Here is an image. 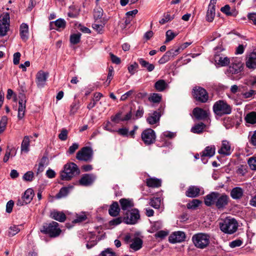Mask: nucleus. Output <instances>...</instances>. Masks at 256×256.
Listing matches in <instances>:
<instances>
[{"label": "nucleus", "instance_id": "6ab92c4d", "mask_svg": "<svg viewBox=\"0 0 256 256\" xmlns=\"http://www.w3.org/2000/svg\"><path fill=\"white\" fill-rule=\"evenodd\" d=\"M48 74L43 71L38 72L36 75V84L38 88L43 87L46 82Z\"/></svg>", "mask_w": 256, "mask_h": 256}, {"label": "nucleus", "instance_id": "79ce46f5", "mask_svg": "<svg viewBox=\"0 0 256 256\" xmlns=\"http://www.w3.org/2000/svg\"><path fill=\"white\" fill-rule=\"evenodd\" d=\"M20 231V228L18 226L12 225L8 230V236L10 237L13 236L17 234Z\"/></svg>", "mask_w": 256, "mask_h": 256}, {"label": "nucleus", "instance_id": "864d4df0", "mask_svg": "<svg viewBox=\"0 0 256 256\" xmlns=\"http://www.w3.org/2000/svg\"><path fill=\"white\" fill-rule=\"evenodd\" d=\"M174 18V15L170 16V14L167 13L164 15L163 18L159 21V22L162 24H164L168 22L173 20Z\"/></svg>", "mask_w": 256, "mask_h": 256}, {"label": "nucleus", "instance_id": "4be33fe9", "mask_svg": "<svg viewBox=\"0 0 256 256\" xmlns=\"http://www.w3.org/2000/svg\"><path fill=\"white\" fill-rule=\"evenodd\" d=\"M246 66L250 68H256V52H252L246 61Z\"/></svg>", "mask_w": 256, "mask_h": 256}, {"label": "nucleus", "instance_id": "f257e3e1", "mask_svg": "<svg viewBox=\"0 0 256 256\" xmlns=\"http://www.w3.org/2000/svg\"><path fill=\"white\" fill-rule=\"evenodd\" d=\"M230 198L226 194L212 192L204 197V204L208 206L214 204L219 210L223 209L228 204Z\"/></svg>", "mask_w": 256, "mask_h": 256}, {"label": "nucleus", "instance_id": "a211bd4d", "mask_svg": "<svg viewBox=\"0 0 256 256\" xmlns=\"http://www.w3.org/2000/svg\"><path fill=\"white\" fill-rule=\"evenodd\" d=\"M96 179V176L92 174H84L79 180V183L83 186H88L92 184Z\"/></svg>", "mask_w": 256, "mask_h": 256}, {"label": "nucleus", "instance_id": "393cba45", "mask_svg": "<svg viewBox=\"0 0 256 256\" xmlns=\"http://www.w3.org/2000/svg\"><path fill=\"white\" fill-rule=\"evenodd\" d=\"M215 5L209 4L206 15V20L208 22L213 21L215 16Z\"/></svg>", "mask_w": 256, "mask_h": 256}, {"label": "nucleus", "instance_id": "774afa93", "mask_svg": "<svg viewBox=\"0 0 256 256\" xmlns=\"http://www.w3.org/2000/svg\"><path fill=\"white\" fill-rule=\"evenodd\" d=\"M117 132L119 134L124 136H128V129L126 128H119Z\"/></svg>", "mask_w": 256, "mask_h": 256}, {"label": "nucleus", "instance_id": "9d476101", "mask_svg": "<svg viewBox=\"0 0 256 256\" xmlns=\"http://www.w3.org/2000/svg\"><path fill=\"white\" fill-rule=\"evenodd\" d=\"M141 137L146 144L150 145L154 142L156 136L154 130L151 128H148L142 132Z\"/></svg>", "mask_w": 256, "mask_h": 256}, {"label": "nucleus", "instance_id": "ea45409f", "mask_svg": "<svg viewBox=\"0 0 256 256\" xmlns=\"http://www.w3.org/2000/svg\"><path fill=\"white\" fill-rule=\"evenodd\" d=\"M167 84L163 80H158L154 84V88L158 92H162L164 90Z\"/></svg>", "mask_w": 256, "mask_h": 256}, {"label": "nucleus", "instance_id": "412c9836", "mask_svg": "<svg viewBox=\"0 0 256 256\" xmlns=\"http://www.w3.org/2000/svg\"><path fill=\"white\" fill-rule=\"evenodd\" d=\"M31 136H24V139L21 144V152L27 153L30 150V138H32Z\"/></svg>", "mask_w": 256, "mask_h": 256}, {"label": "nucleus", "instance_id": "2eb2a0df", "mask_svg": "<svg viewBox=\"0 0 256 256\" xmlns=\"http://www.w3.org/2000/svg\"><path fill=\"white\" fill-rule=\"evenodd\" d=\"M186 234L182 231L175 232L172 233L168 238L170 242L175 244L180 242L184 240Z\"/></svg>", "mask_w": 256, "mask_h": 256}, {"label": "nucleus", "instance_id": "2f4dec72", "mask_svg": "<svg viewBox=\"0 0 256 256\" xmlns=\"http://www.w3.org/2000/svg\"><path fill=\"white\" fill-rule=\"evenodd\" d=\"M220 10L227 16H236L238 14L235 9L230 10V6L228 4L221 8Z\"/></svg>", "mask_w": 256, "mask_h": 256}, {"label": "nucleus", "instance_id": "e2e57ef3", "mask_svg": "<svg viewBox=\"0 0 256 256\" xmlns=\"http://www.w3.org/2000/svg\"><path fill=\"white\" fill-rule=\"evenodd\" d=\"M34 178V173L32 171H28L26 172L23 176V178L24 180L31 182Z\"/></svg>", "mask_w": 256, "mask_h": 256}, {"label": "nucleus", "instance_id": "20e7f679", "mask_svg": "<svg viewBox=\"0 0 256 256\" xmlns=\"http://www.w3.org/2000/svg\"><path fill=\"white\" fill-rule=\"evenodd\" d=\"M238 227V224L234 218H227L220 224V230L226 234H234L236 231Z\"/></svg>", "mask_w": 256, "mask_h": 256}, {"label": "nucleus", "instance_id": "aec40b11", "mask_svg": "<svg viewBox=\"0 0 256 256\" xmlns=\"http://www.w3.org/2000/svg\"><path fill=\"white\" fill-rule=\"evenodd\" d=\"M200 193V188L194 186H191L188 187L186 192V195L189 198H196L198 196Z\"/></svg>", "mask_w": 256, "mask_h": 256}, {"label": "nucleus", "instance_id": "09e8293b", "mask_svg": "<svg viewBox=\"0 0 256 256\" xmlns=\"http://www.w3.org/2000/svg\"><path fill=\"white\" fill-rule=\"evenodd\" d=\"M16 154V151L14 148H12L10 149L8 148L5 156L4 158V162H6L8 160L10 156H14Z\"/></svg>", "mask_w": 256, "mask_h": 256}, {"label": "nucleus", "instance_id": "0eeeda50", "mask_svg": "<svg viewBox=\"0 0 256 256\" xmlns=\"http://www.w3.org/2000/svg\"><path fill=\"white\" fill-rule=\"evenodd\" d=\"M192 96L196 101L202 103L206 102L208 99V94L206 90L200 86L194 88Z\"/></svg>", "mask_w": 256, "mask_h": 256}, {"label": "nucleus", "instance_id": "338daca9", "mask_svg": "<svg viewBox=\"0 0 256 256\" xmlns=\"http://www.w3.org/2000/svg\"><path fill=\"white\" fill-rule=\"evenodd\" d=\"M101 256H115V252L111 248H107L100 254Z\"/></svg>", "mask_w": 256, "mask_h": 256}, {"label": "nucleus", "instance_id": "8fccbe9b", "mask_svg": "<svg viewBox=\"0 0 256 256\" xmlns=\"http://www.w3.org/2000/svg\"><path fill=\"white\" fill-rule=\"evenodd\" d=\"M81 34L80 33L74 34L70 36V42L73 44H78L80 42Z\"/></svg>", "mask_w": 256, "mask_h": 256}, {"label": "nucleus", "instance_id": "c85d7f7f", "mask_svg": "<svg viewBox=\"0 0 256 256\" xmlns=\"http://www.w3.org/2000/svg\"><path fill=\"white\" fill-rule=\"evenodd\" d=\"M20 34L22 40L26 41L28 37V26L26 24L22 23L20 26Z\"/></svg>", "mask_w": 256, "mask_h": 256}, {"label": "nucleus", "instance_id": "58836bf2", "mask_svg": "<svg viewBox=\"0 0 256 256\" xmlns=\"http://www.w3.org/2000/svg\"><path fill=\"white\" fill-rule=\"evenodd\" d=\"M138 62L141 66L147 69L148 72L152 71L154 68V66L153 64H150L147 61L144 60L143 58L138 59Z\"/></svg>", "mask_w": 256, "mask_h": 256}, {"label": "nucleus", "instance_id": "f03ea898", "mask_svg": "<svg viewBox=\"0 0 256 256\" xmlns=\"http://www.w3.org/2000/svg\"><path fill=\"white\" fill-rule=\"evenodd\" d=\"M80 173L77 165L74 162H70L64 166V170L60 172V178L63 180H69Z\"/></svg>", "mask_w": 256, "mask_h": 256}, {"label": "nucleus", "instance_id": "7c9ffc66", "mask_svg": "<svg viewBox=\"0 0 256 256\" xmlns=\"http://www.w3.org/2000/svg\"><path fill=\"white\" fill-rule=\"evenodd\" d=\"M120 208L117 202H114L108 210L109 214L112 216H116L118 215Z\"/></svg>", "mask_w": 256, "mask_h": 256}, {"label": "nucleus", "instance_id": "13d9d810", "mask_svg": "<svg viewBox=\"0 0 256 256\" xmlns=\"http://www.w3.org/2000/svg\"><path fill=\"white\" fill-rule=\"evenodd\" d=\"M175 136H176L175 133H174L172 132H169V131H166V132H164L162 134V135L160 136V138L162 140H164L165 138H174Z\"/></svg>", "mask_w": 256, "mask_h": 256}, {"label": "nucleus", "instance_id": "39448f33", "mask_svg": "<svg viewBox=\"0 0 256 256\" xmlns=\"http://www.w3.org/2000/svg\"><path fill=\"white\" fill-rule=\"evenodd\" d=\"M42 232L48 234L50 237H56L58 236L61 230L59 228V224L56 222H52L48 224H44L40 230Z\"/></svg>", "mask_w": 256, "mask_h": 256}, {"label": "nucleus", "instance_id": "423d86ee", "mask_svg": "<svg viewBox=\"0 0 256 256\" xmlns=\"http://www.w3.org/2000/svg\"><path fill=\"white\" fill-rule=\"evenodd\" d=\"M210 236L204 233H198L192 237V240L194 246L200 248H204L210 244Z\"/></svg>", "mask_w": 256, "mask_h": 256}, {"label": "nucleus", "instance_id": "f704fd0d", "mask_svg": "<svg viewBox=\"0 0 256 256\" xmlns=\"http://www.w3.org/2000/svg\"><path fill=\"white\" fill-rule=\"evenodd\" d=\"M206 124L202 122H200L194 125L191 128V132L195 134H201L206 128Z\"/></svg>", "mask_w": 256, "mask_h": 256}, {"label": "nucleus", "instance_id": "3c124183", "mask_svg": "<svg viewBox=\"0 0 256 256\" xmlns=\"http://www.w3.org/2000/svg\"><path fill=\"white\" fill-rule=\"evenodd\" d=\"M248 164L250 168L252 170H256V157L252 156L248 160Z\"/></svg>", "mask_w": 256, "mask_h": 256}, {"label": "nucleus", "instance_id": "37998d69", "mask_svg": "<svg viewBox=\"0 0 256 256\" xmlns=\"http://www.w3.org/2000/svg\"><path fill=\"white\" fill-rule=\"evenodd\" d=\"M103 10L100 6H96L94 10V19L98 20L103 16Z\"/></svg>", "mask_w": 256, "mask_h": 256}, {"label": "nucleus", "instance_id": "7ed1b4c3", "mask_svg": "<svg viewBox=\"0 0 256 256\" xmlns=\"http://www.w3.org/2000/svg\"><path fill=\"white\" fill-rule=\"evenodd\" d=\"M213 111L217 116L229 114L232 112V106L224 100L216 102L213 106Z\"/></svg>", "mask_w": 256, "mask_h": 256}, {"label": "nucleus", "instance_id": "6e6d98bb", "mask_svg": "<svg viewBox=\"0 0 256 256\" xmlns=\"http://www.w3.org/2000/svg\"><path fill=\"white\" fill-rule=\"evenodd\" d=\"M7 122V117L6 116H2L0 120V133H2L5 130Z\"/></svg>", "mask_w": 256, "mask_h": 256}, {"label": "nucleus", "instance_id": "f3484780", "mask_svg": "<svg viewBox=\"0 0 256 256\" xmlns=\"http://www.w3.org/2000/svg\"><path fill=\"white\" fill-rule=\"evenodd\" d=\"M232 152V150L230 142L226 140H222L221 147L218 150V153L224 156H229Z\"/></svg>", "mask_w": 256, "mask_h": 256}, {"label": "nucleus", "instance_id": "bf43d9fd", "mask_svg": "<svg viewBox=\"0 0 256 256\" xmlns=\"http://www.w3.org/2000/svg\"><path fill=\"white\" fill-rule=\"evenodd\" d=\"M138 67V64L134 62L128 66V71L132 75H133L136 72Z\"/></svg>", "mask_w": 256, "mask_h": 256}, {"label": "nucleus", "instance_id": "4d7b16f0", "mask_svg": "<svg viewBox=\"0 0 256 256\" xmlns=\"http://www.w3.org/2000/svg\"><path fill=\"white\" fill-rule=\"evenodd\" d=\"M177 35L176 34L174 33L172 30H168L166 32V40L165 42H168L172 40Z\"/></svg>", "mask_w": 256, "mask_h": 256}, {"label": "nucleus", "instance_id": "9b49d317", "mask_svg": "<svg viewBox=\"0 0 256 256\" xmlns=\"http://www.w3.org/2000/svg\"><path fill=\"white\" fill-rule=\"evenodd\" d=\"M92 151L91 148L88 147H84L79 150L76 158L80 160L85 162L90 161L92 160Z\"/></svg>", "mask_w": 256, "mask_h": 256}, {"label": "nucleus", "instance_id": "052dcab7", "mask_svg": "<svg viewBox=\"0 0 256 256\" xmlns=\"http://www.w3.org/2000/svg\"><path fill=\"white\" fill-rule=\"evenodd\" d=\"M243 243L242 240L237 239L230 242L229 246L232 248L240 246Z\"/></svg>", "mask_w": 256, "mask_h": 256}, {"label": "nucleus", "instance_id": "4c0bfd02", "mask_svg": "<svg viewBox=\"0 0 256 256\" xmlns=\"http://www.w3.org/2000/svg\"><path fill=\"white\" fill-rule=\"evenodd\" d=\"M162 226V222L160 220L156 221L152 224L150 229L148 230V232L150 233L154 232L160 228Z\"/></svg>", "mask_w": 256, "mask_h": 256}, {"label": "nucleus", "instance_id": "de8ad7c7", "mask_svg": "<svg viewBox=\"0 0 256 256\" xmlns=\"http://www.w3.org/2000/svg\"><path fill=\"white\" fill-rule=\"evenodd\" d=\"M256 92L253 90H250L248 92H242L241 95L243 98H254Z\"/></svg>", "mask_w": 256, "mask_h": 256}, {"label": "nucleus", "instance_id": "473e14b6", "mask_svg": "<svg viewBox=\"0 0 256 256\" xmlns=\"http://www.w3.org/2000/svg\"><path fill=\"white\" fill-rule=\"evenodd\" d=\"M34 192L32 188H28L22 197L24 198V200L30 203L34 196Z\"/></svg>", "mask_w": 256, "mask_h": 256}, {"label": "nucleus", "instance_id": "a19ab883", "mask_svg": "<svg viewBox=\"0 0 256 256\" xmlns=\"http://www.w3.org/2000/svg\"><path fill=\"white\" fill-rule=\"evenodd\" d=\"M50 24L51 26L54 24L56 26V29L58 30L59 28H64L66 27V22L64 19L59 18L55 22H50Z\"/></svg>", "mask_w": 256, "mask_h": 256}, {"label": "nucleus", "instance_id": "680f3d73", "mask_svg": "<svg viewBox=\"0 0 256 256\" xmlns=\"http://www.w3.org/2000/svg\"><path fill=\"white\" fill-rule=\"evenodd\" d=\"M168 232L166 230H160L155 234L154 236L156 238H160V239L164 238L168 235Z\"/></svg>", "mask_w": 256, "mask_h": 256}, {"label": "nucleus", "instance_id": "72a5a7b5", "mask_svg": "<svg viewBox=\"0 0 256 256\" xmlns=\"http://www.w3.org/2000/svg\"><path fill=\"white\" fill-rule=\"evenodd\" d=\"M147 186L149 187L158 188L161 186V180L154 178H150L146 180Z\"/></svg>", "mask_w": 256, "mask_h": 256}, {"label": "nucleus", "instance_id": "a878e982", "mask_svg": "<svg viewBox=\"0 0 256 256\" xmlns=\"http://www.w3.org/2000/svg\"><path fill=\"white\" fill-rule=\"evenodd\" d=\"M244 190L240 187L232 188L230 192V196L234 200L240 199L243 196Z\"/></svg>", "mask_w": 256, "mask_h": 256}, {"label": "nucleus", "instance_id": "bb28decb", "mask_svg": "<svg viewBox=\"0 0 256 256\" xmlns=\"http://www.w3.org/2000/svg\"><path fill=\"white\" fill-rule=\"evenodd\" d=\"M216 148L214 146H206L202 152V160H204V156L212 157L215 154Z\"/></svg>", "mask_w": 256, "mask_h": 256}, {"label": "nucleus", "instance_id": "c756f323", "mask_svg": "<svg viewBox=\"0 0 256 256\" xmlns=\"http://www.w3.org/2000/svg\"><path fill=\"white\" fill-rule=\"evenodd\" d=\"M120 203L122 210H126L134 206L132 200L126 198H122L120 200Z\"/></svg>", "mask_w": 256, "mask_h": 256}, {"label": "nucleus", "instance_id": "6e6552de", "mask_svg": "<svg viewBox=\"0 0 256 256\" xmlns=\"http://www.w3.org/2000/svg\"><path fill=\"white\" fill-rule=\"evenodd\" d=\"M140 218L139 211L137 209H132L126 212L123 218V222L128 224H134Z\"/></svg>", "mask_w": 256, "mask_h": 256}, {"label": "nucleus", "instance_id": "a18cd8bd", "mask_svg": "<svg viewBox=\"0 0 256 256\" xmlns=\"http://www.w3.org/2000/svg\"><path fill=\"white\" fill-rule=\"evenodd\" d=\"M202 203V202L197 199H194L190 202L187 204V208L188 209H196L200 204Z\"/></svg>", "mask_w": 256, "mask_h": 256}, {"label": "nucleus", "instance_id": "5fc2aeb1", "mask_svg": "<svg viewBox=\"0 0 256 256\" xmlns=\"http://www.w3.org/2000/svg\"><path fill=\"white\" fill-rule=\"evenodd\" d=\"M150 204L154 208H158L160 205V198H152L150 200Z\"/></svg>", "mask_w": 256, "mask_h": 256}, {"label": "nucleus", "instance_id": "0e129e2a", "mask_svg": "<svg viewBox=\"0 0 256 256\" xmlns=\"http://www.w3.org/2000/svg\"><path fill=\"white\" fill-rule=\"evenodd\" d=\"M144 113V108L142 107L138 106V109L136 112L135 116L132 118L136 120L140 118L142 116Z\"/></svg>", "mask_w": 256, "mask_h": 256}, {"label": "nucleus", "instance_id": "5701e85b", "mask_svg": "<svg viewBox=\"0 0 256 256\" xmlns=\"http://www.w3.org/2000/svg\"><path fill=\"white\" fill-rule=\"evenodd\" d=\"M130 242V248L134 251H137L142 247V240L138 237L134 238Z\"/></svg>", "mask_w": 256, "mask_h": 256}, {"label": "nucleus", "instance_id": "e433bc0d", "mask_svg": "<svg viewBox=\"0 0 256 256\" xmlns=\"http://www.w3.org/2000/svg\"><path fill=\"white\" fill-rule=\"evenodd\" d=\"M244 119L248 123L251 124H256V112H252L248 114Z\"/></svg>", "mask_w": 256, "mask_h": 256}, {"label": "nucleus", "instance_id": "4468645a", "mask_svg": "<svg viewBox=\"0 0 256 256\" xmlns=\"http://www.w3.org/2000/svg\"><path fill=\"white\" fill-rule=\"evenodd\" d=\"M10 16L8 14H5L0 21V36H6L9 30Z\"/></svg>", "mask_w": 256, "mask_h": 256}, {"label": "nucleus", "instance_id": "1a4fd4ad", "mask_svg": "<svg viewBox=\"0 0 256 256\" xmlns=\"http://www.w3.org/2000/svg\"><path fill=\"white\" fill-rule=\"evenodd\" d=\"M224 49L221 47L217 46L216 49V52L214 60L216 64L221 66H224L230 64V60L228 57L224 56L219 52L222 51Z\"/></svg>", "mask_w": 256, "mask_h": 256}, {"label": "nucleus", "instance_id": "c9c22d12", "mask_svg": "<svg viewBox=\"0 0 256 256\" xmlns=\"http://www.w3.org/2000/svg\"><path fill=\"white\" fill-rule=\"evenodd\" d=\"M72 186L62 188L60 190L59 192L56 195V198H62L66 196L68 194L70 190H72Z\"/></svg>", "mask_w": 256, "mask_h": 256}, {"label": "nucleus", "instance_id": "cd10ccee", "mask_svg": "<svg viewBox=\"0 0 256 256\" xmlns=\"http://www.w3.org/2000/svg\"><path fill=\"white\" fill-rule=\"evenodd\" d=\"M51 217L60 222H64L66 219L65 214L62 212L56 210H54L50 214Z\"/></svg>", "mask_w": 256, "mask_h": 256}, {"label": "nucleus", "instance_id": "dca6fc26", "mask_svg": "<svg viewBox=\"0 0 256 256\" xmlns=\"http://www.w3.org/2000/svg\"><path fill=\"white\" fill-rule=\"evenodd\" d=\"M192 114L197 120H204L208 116L210 112L208 110L196 107L193 110Z\"/></svg>", "mask_w": 256, "mask_h": 256}, {"label": "nucleus", "instance_id": "603ef678", "mask_svg": "<svg viewBox=\"0 0 256 256\" xmlns=\"http://www.w3.org/2000/svg\"><path fill=\"white\" fill-rule=\"evenodd\" d=\"M248 172V168L246 165H240L238 166L236 173L241 176H244Z\"/></svg>", "mask_w": 256, "mask_h": 256}, {"label": "nucleus", "instance_id": "69168bd1", "mask_svg": "<svg viewBox=\"0 0 256 256\" xmlns=\"http://www.w3.org/2000/svg\"><path fill=\"white\" fill-rule=\"evenodd\" d=\"M78 104L74 102L72 103V104L70 105V115H73L76 113L78 110Z\"/></svg>", "mask_w": 256, "mask_h": 256}, {"label": "nucleus", "instance_id": "b1692460", "mask_svg": "<svg viewBox=\"0 0 256 256\" xmlns=\"http://www.w3.org/2000/svg\"><path fill=\"white\" fill-rule=\"evenodd\" d=\"M160 116V112L154 111L152 114L149 115L146 120L150 124H154L159 121Z\"/></svg>", "mask_w": 256, "mask_h": 256}, {"label": "nucleus", "instance_id": "c03bdc74", "mask_svg": "<svg viewBox=\"0 0 256 256\" xmlns=\"http://www.w3.org/2000/svg\"><path fill=\"white\" fill-rule=\"evenodd\" d=\"M162 100L161 94L157 93H154L150 96L148 98V100L154 103H158L160 102Z\"/></svg>", "mask_w": 256, "mask_h": 256}, {"label": "nucleus", "instance_id": "f8f14e48", "mask_svg": "<svg viewBox=\"0 0 256 256\" xmlns=\"http://www.w3.org/2000/svg\"><path fill=\"white\" fill-rule=\"evenodd\" d=\"M18 98V118L19 120H22L25 114L26 98V96L22 93L19 94Z\"/></svg>", "mask_w": 256, "mask_h": 256}, {"label": "nucleus", "instance_id": "ddd939ff", "mask_svg": "<svg viewBox=\"0 0 256 256\" xmlns=\"http://www.w3.org/2000/svg\"><path fill=\"white\" fill-rule=\"evenodd\" d=\"M228 71L232 74H236L240 72L242 69V64L241 61L237 58H232L230 62Z\"/></svg>", "mask_w": 256, "mask_h": 256}, {"label": "nucleus", "instance_id": "49530a36", "mask_svg": "<svg viewBox=\"0 0 256 256\" xmlns=\"http://www.w3.org/2000/svg\"><path fill=\"white\" fill-rule=\"evenodd\" d=\"M173 52H166L165 54L160 59L158 62L160 64H164L170 60V57L172 56L171 53Z\"/></svg>", "mask_w": 256, "mask_h": 256}]
</instances>
